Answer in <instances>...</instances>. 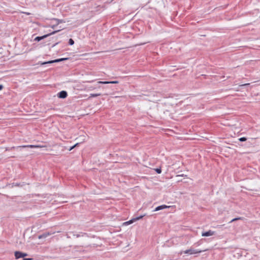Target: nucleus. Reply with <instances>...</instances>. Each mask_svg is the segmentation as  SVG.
Listing matches in <instances>:
<instances>
[{
  "mask_svg": "<svg viewBox=\"0 0 260 260\" xmlns=\"http://www.w3.org/2000/svg\"><path fill=\"white\" fill-rule=\"evenodd\" d=\"M25 147H29V148H39V147H43V146H39V145H23V146H18V147H12L11 148H6V151H8V150H12L13 149H15V148H25Z\"/></svg>",
  "mask_w": 260,
  "mask_h": 260,
  "instance_id": "obj_1",
  "label": "nucleus"
},
{
  "mask_svg": "<svg viewBox=\"0 0 260 260\" xmlns=\"http://www.w3.org/2000/svg\"><path fill=\"white\" fill-rule=\"evenodd\" d=\"M59 31V30H55V31H53L48 34H47V35H45L43 36H41V37H37L35 38L34 40L36 41H37V42H39L41 40L48 37V36H50V35H53V34H55V33L58 32Z\"/></svg>",
  "mask_w": 260,
  "mask_h": 260,
  "instance_id": "obj_2",
  "label": "nucleus"
},
{
  "mask_svg": "<svg viewBox=\"0 0 260 260\" xmlns=\"http://www.w3.org/2000/svg\"><path fill=\"white\" fill-rule=\"evenodd\" d=\"M205 250H198V249H194L190 248L189 249L183 251L184 253L187 254L189 253L190 254H196V253H201L203 251H205Z\"/></svg>",
  "mask_w": 260,
  "mask_h": 260,
  "instance_id": "obj_3",
  "label": "nucleus"
},
{
  "mask_svg": "<svg viewBox=\"0 0 260 260\" xmlns=\"http://www.w3.org/2000/svg\"><path fill=\"white\" fill-rule=\"evenodd\" d=\"M27 254L26 253H23L20 251H15V256L16 259H18L21 257H24L27 256Z\"/></svg>",
  "mask_w": 260,
  "mask_h": 260,
  "instance_id": "obj_4",
  "label": "nucleus"
},
{
  "mask_svg": "<svg viewBox=\"0 0 260 260\" xmlns=\"http://www.w3.org/2000/svg\"><path fill=\"white\" fill-rule=\"evenodd\" d=\"M54 233H55V232H45V233H43L42 234L38 236V238L39 239L46 238L48 236H50V235L53 234Z\"/></svg>",
  "mask_w": 260,
  "mask_h": 260,
  "instance_id": "obj_5",
  "label": "nucleus"
},
{
  "mask_svg": "<svg viewBox=\"0 0 260 260\" xmlns=\"http://www.w3.org/2000/svg\"><path fill=\"white\" fill-rule=\"evenodd\" d=\"M58 97L60 98V99H64L66 98H67V95H68V93H67V92L64 91V90H62V91H61L60 92H59L58 93Z\"/></svg>",
  "mask_w": 260,
  "mask_h": 260,
  "instance_id": "obj_6",
  "label": "nucleus"
},
{
  "mask_svg": "<svg viewBox=\"0 0 260 260\" xmlns=\"http://www.w3.org/2000/svg\"><path fill=\"white\" fill-rule=\"evenodd\" d=\"M119 82L118 81H98L97 82L98 84H117Z\"/></svg>",
  "mask_w": 260,
  "mask_h": 260,
  "instance_id": "obj_7",
  "label": "nucleus"
},
{
  "mask_svg": "<svg viewBox=\"0 0 260 260\" xmlns=\"http://www.w3.org/2000/svg\"><path fill=\"white\" fill-rule=\"evenodd\" d=\"M214 232L209 230L207 232L202 233V236L203 237H208L213 235Z\"/></svg>",
  "mask_w": 260,
  "mask_h": 260,
  "instance_id": "obj_8",
  "label": "nucleus"
},
{
  "mask_svg": "<svg viewBox=\"0 0 260 260\" xmlns=\"http://www.w3.org/2000/svg\"><path fill=\"white\" fill-rule=\"evenodd\" d=\"M169 207V206H166L165 205H160V206H159L157 207L156 208H155V209H154V211H157L162 210V209H166V208H167Z\"/></svg>",
  "mask_w": 260,
  "mask_h": 260,
  "instance_id": "obj_9",
  "label": "nucleus"
},
{
  "mask_svg": "<svg viewBox=\"0 0 260 260\" xmlns=\"http://www.w3.org/2000/svg\"><path fill=\"white\" fill-rule=\"evenodd\" d=\"M54 62H55V60L48 61H45V62L39 61L38 63V64L44 65V64H51V63H54Z\"/></svg>",
  "mask_w": 260,
  "mask_h": 260,
  "instance_id": "obj_10",
  "label": "nucleus"
},
{
  "mask_svg": "<svg viewBox=\"0 0 260 260\" xmlns=\"http://www.w3.org/2000/svg\"><path fill=\"white\" fill-rule=\"evenodd\" d=\"M67 59H68V58H61L55 59V62H60V61H62L63 60H66Z\"/></svg>",
  "mask_w": 260,
  "mask_h": 260,
  "instance_id": "obj_11",
  "label": "nucleus"
},
{
  "mask_svg": "<svg viewBox=\"0 0 260 260\" xmlns=\"http://www.w3.org/2000/svg\"><path fill=\"white\" fill-rule=\"evenodd\" d=\"M243 219V217H237V218H234L232 220H231L230 221V223H232L234 221H237V220H242Z\"/></svg>",
  "mask_w": 260,
  "mask_h": 260,
  "instance_id": "obj_12",
  "label": "nucleus"
},
{
  "mask_svg": "<svg viewBox=\"0 0 260 260\" xmlns=\"http://www.w3.org/2000/svg\"><path fill=\"white\" fill-rule=\"evenodd\" d=\"M100 95H101V93H91L90 94L89 98L96 97V96H100Z\"/></svg>",
  "mask_w": 260,
  "mask_h": 260,
  "instance_id": "obj_13",
  "label": "nucleus"
},
{
  "mask_svg": "<svg viewBox=\"0 0 260 260\" xmlns=\"http://www.w3.org/2000/svg\"><path fill=\"white\" fill-rule=\"evenodd\" d=\"M54 20H55L56 22H57V24L56 25H58L59 24V23H62L63 22V20H60V19H56V18H54L53 19Z\"/></svg>",
  "mask_w": 260,
  "mask_h": 260,
  "instance_id": "obj_14",
  "label": "nucleus"
},
{
  "mask_svg": "<svg viewBox=\"0 0 260 260\" xmlns=\"http://www.w3.org/2000/svg\"><path fill=\"white\" fill-rule=\"evenodd\" d=\"M74 44V41L72 39H70L69 41V44L70 45H73Z\"/></svg>",
  "mask_w": 260,
  "mask_h": 260,
  "instance_id": "obj_15",
  "label": "nucleus"
},
{
  "mask_svg": "<svg viewBox=\"0 0 260 260\" xmlns=\"http://www.w3.org/2000/svg\"><path fill=\"white\" fill-rule=\"evenodd\" d=\"M239 140L241 142H244L247 140V138L246 137H241L239 139Z\"/></svg>",
  "mask_w": 260,
  "mask_h": 260,
  "instance_id": "obj_16",
  "label": "nucleus"
},
{
  "mask_svg": "<svg viewBox=\"0 0 260 260\" xmlns=\"http://www.w3.org/2000/svg\"><path fill=\"white\" fill-rule=\"evenodd\" d=\"M155 171L157 174H160L161 172V168H156L155 169Z\"/></svg>",
  "mask_w": 260,
  "mask_h": 260,
  "instance_id": "obj_17",
  "label": "nucleus"
},
{
  "mask_svg": "<svg viewBox=\"0 0 260 260\" xmlns=\"http://www.w3.org/2000/svg\"><path fill=\"white\" fill-rule=\"evenodd\" d=\"M86 233H83L82 235H80V234H76V235H74V236H76V237L77 238H79L81 236H83L84 235H86Z\"/></svg>",
  "mask_w": 260,
  "mask_h": 260,
  "instance_id": "obj_18",
  "label": "nucleus"
},
{
  "mask_svg": "<svg viewBox=\"0 0 260 260\" xmlns=\"http://www.w3.org/2000/svg\"><path fill=\"white\" fill-rule=\"evenodd\" d=\"M78 145H79V143H76V144H75L74 146L71 147L69 149V151H71V150H72L73 148L76 147Z\"/></svg>",
  "mask_w": 260,
  "mask_h": 260,
  "instance_id": "obj_19",
  "label": "nucleus"
},
{
  "mask_svg": "<svg viewBox=\"0 0 260 260\" xmlns=\"http://www.w3.org/2000/svg\"><path fill=\"white\" fill-rule=\"evenodd\" d=\"M143 217V216H142V215H141V216H139V217H136V218H134V220H135V221H136V220H139V219H141Z\"/></svg>",
  "mask_w": 260,
  "mask_h": 260,
  "instance_id": "obj_20",
  "label": "nucleus"
},
{
  "mask_svg": "<svg viewBox=\"0 0 260 260\" xmlns=\"http://www.w3.org/2000/svg\"><path fill=\"white\" fill-rule=\"evenodd\" d=\"M133 221H135V220H134V219H131V220H129V221H127V222H126V224H131V223H133Z\"/></svg>",
  "mask_w": 260,
  "mask_h": 260,
  "instance_id": "obj_21",
  "label": "nucleus"
},
{
  "mask_svg": "<svg viewBox=\"0 0 260 260\" xmlns=\"http://www.w3.org/2000/svg\"><path fill=\"white\" fill-rule=\"evenodd\" d=\"M31 258H24L23 260H31Z\"/></svg>",
  "mask_w": 260,
  "mask_h": 260,
  "instance_id": "obj_22",
  "label": "nucleus"
},
{
  "mask_svg": "<svg viewBox=\"0 0 260 260\" xmlns=\"http://www.w3.org/2000/svg\"><path fill=\"white\" fill-rule=\"evenodd\" d=\"M248 85H249V83H246V84H242L241 86H247Z\"/></svg>",
  "mask_w": 260,
  "mask_h": 260,
  "instance_id": "obj_23",
  "label": "nucleus"
},
{
  "mask_svg": "<svg viewBox=\"0 0 260 260\" xmlns=\"http://www.w3.org/2000/svg\"><path fill=\"white\" fill-rule=\"evenodd\" d=\"M3 85H0V90H1L3 88Z\"/></svg>",
  "mask_w": 260,
  "mask_h": 260,
  "instance_id": "obj_24",
  "label": "nucleus"
},
{
  "mask_svg": "<svg viewBox=\"0 0 260 260\" xmlns=\"http://www.w3.org/2000/svg\"><path fill=\"white\" fill-rule=\"evenodd\" d=\"M82 247V246H75L74 247V249H76V248H79V247Z\"/></svg>",
  "mask_w": 260,
  "mask_h": 260,
  "instance_id": "obj_25",
  "label": "nucleus"
},
{
  "mask_svg": "<svg viewBox=\"0 0 260 260\" xmlns=\"http://www.w3.org/2000/svg\"><path fill=\"white\" fill-rule=\"evenodd\" d=\"M90 89H94L95 88V87H90Z\"/></svg>",
  "mask_w": 260,
  "mask_h": 260,
  "instance_id": "obj_26",
  "label": "nucleus"
},
{
  "mask_svg": "<svg viewBox=\"0 0 260 260\" xmlns=\"http://www.w3.org/2000/svg\"><path fill=\"white\" fill-rule=\"evenodd\" d=\"M56 26V25H53L51 26L52 28H54Z\"/></svg>",
  "mask_w": 260,
  "mask_h": 260,
  "instance_id": "obj_27",
  "label": "nucleus"
},
{
  "mask_svg": "<svg viewBox=\"0 0 260 260\" xmlns=\"http://www.w3.org/2000/svg\"><path fill=\"white\" fill-rule=\"evenodd\" d=\"M58 43H56L53 46H55L56 45H57Z\"/></svg>",
  "mask_w": 260,
  "mask_h": 260,
  "instance_id": "obj_28",
  "label": "nucleus"
},
{
  "mask_svg": "<svg viewBox=\"0 0 260 260\" xmlns=\"http://www.w3.org/2000/svg\"><path fill=\"white\" fill-rule=\"evenodd\" d=\"M80 251H83V252H84V250H80Z\"/></svg>",
  "mask_w": 260,
  "mask_h": 260,
  "instance_id": "obj_29",
  "label": "nucleus"
}]
</instances>
